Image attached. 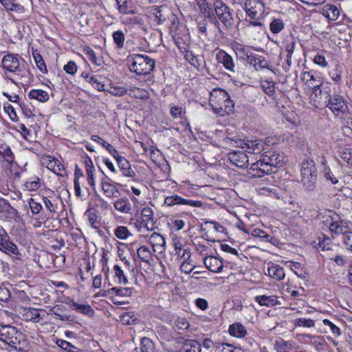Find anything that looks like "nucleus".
<instances>
[{
    "instance_id": "3c124183",
    "label": "nucleus",
    "mask_w": 352,
    "mask_h": 352,
    "mask_svg": "<svg viewBox=\"0 0 352 352\" xmlns=\"http://www.w3.org/2000/svg\"><path fill=\"white\" fill-rule=\"evenodd\" d=\"M120 320L122 324L126 325H131L135 322L137 318L133 312H125L120 316Z\"/></svg>"
},
{
    "instance_id": "2eb2a0df",
    "label": "nucleus",
    "mask_w": 352,
    "mask_h": 352,
    "mask_svg": "<svg viewBox=\"0 0 352 352\" xmlns=\"http://www.w3.org/2000/svg\"><path fill=\"white\" fill-rule=\"evenodd\" d=\"M204 263L206 267L212 272L219 273L223 270V261L216 256H206Z\"/></svg>"
},
{
    "instance_id": "39448f33",
    "label": "nucleus",
    "mask_w": 352,
    "mask_h": 352,
    "mask_svg": "<svg viewBox=\"0 0 352 352\" xmlns=\"http://www.w3.org/2000/svg\"><path fill=\"white\" fill-rule=\"evenodd\" d=\"M215 14L224 29L234 27V19L229 7L221 0H215L213 3Z\"/></svg>"
},
{
    "instance_id": "58836bf2",
    "label": "nucleus",
    "mask_w": 352,
    "mask_h": 352,
    "mask_svg": "<svg viewBox=\"0 0 352 352\" xmlns=\"http://www.w3.org/2000/svg\"><path fill=\"white\" fill-rule=\"evenodd\" d=\"M114 43L116 45L117 49H122L124 45L125 36L122 30H117L112 34Z\"/></svg>"
},
{
    "instance_id": "6e6552de",
    "label": "nucleus",
    "mask_w": 352,
    "mask_h": 352,
    "mask_svg": "<svg viewBox=\"0 0 352 352\" xmlns=\"http://www.w3.org/2000/svg\"><path fill=\"white\" fill-rule=\"evenodd\" d=\"M164 205L168 207L175 206H185L192 208H201L203 203L199 200H193L191 199L184 198L177 194L167 196L164 199Z\"/></svg>"
},
{
    "instance_id": "cd10ccee",
    "label": "nucleus",
    "mask_w": 352,
    "mask_h": 352,
    "mask_svg": "<svg viewBox=\"0 0 352 352\" xmlns=\"http://www.w3.org/2000/svg\"><path fill=\"white\" fill-rule=\"evenodd\" d=\"M122 174L128 177L133 178L136 176L135 171L131 168L129 162L125 158H121L117 162Z\"/></svg>"
},
{
    "instance_id": "338daca9",
    "label": "nucleus",
    "mask_w": 352,
    "mask_h": 352,
    "mask_svg": "<svg viewBox=\"0 0 352 352\" xmlns=\"http://www.w3.org/2000/svg\"><path fill=\"white\" fill-rule=\"evenodd\" d=\"M194 269L192 266L190 258L188 261H181L180 270L186 274H190Z\"/></svg>"
},
{
    "instance_id": "aec40b11",
    "label": "nucleus",
    "mask_w": 352,
    "mask_h": 352,
    "mask_svg": "<svg viewBox=\"0 0 352 352\" xmlns=\"http://www.w3.org/2000/svg\"><path fill=\"white\" fill-rule=\"evenodd\" d=\"M154 225L153 211L149 207L143 208L142 211V220L140 222V227L152 229Z\"/></svg>"
},
{
    "instance_id": "9d476101",
    "label": "nucleus",
    "mask_w": 352,
    "mask_h": 352,
    "mask_svg": "<svg viewBox=\"0 0 352 352\" xmlns=\"http://www.w3.org/2000/svg\"><path fill=\"white\" fill-rule=\"evenodd\" d=\"M1 64L3 67L8 72L19 74L21 72L19 56L8 54L3 56Z\"/></svg>"
},
{
    "instance_id": "2f4dec72",
    "label": "nucleus",
    "mask_w": 352,
    "mask_h": 352,
    "mask_svg": "<svg viewBox=\"0 0 352 352\" xmlns=\"http://www.w3.org/2000/svg\"><path fill=\"white\" fill-rule=\"evenodd\" d=\"M137 254L138 258L146 263H150L152 260V253L150 249L145 245H141L138 249Z\"/></svg>"
},
{
    "instance_id": "5701e85b",
    "label": "nucleus",
    "mask_w": 352,
    "mask_h": 352,
    "mask_svg": "<svg viewBox=\"0 0 352 352\" xmlns=\"http://www.w3.org/2000/svg\"><path fill=\"white\" fill-rule=\"evenodd\" d=\"M228 331L231 336L237 338H243L248 334V331L245 327L239 322H235L230 324Z\"/></svg>"
},
{
    "instance_id": "de8ad7c7",
    "label": "nucleus",
    "mask_w": 352,
    "mask_h": 352,
    "mask_svg": "<svg viewBox=\"0 0 352 352\" xmlns=\"http://www.w3.org/2000/svg\"><path fill=\"white\" fill-rule=\"evenodd\" d=\"M140 346L142 352H154V343L150 338H142Z\"/></svg>"
},
{
    "instance_id": "c9c22d12",
    "label": "nucleus",
    "mask_w": 352,
    "mask_h": 352,
    "mask_svg": "<svg viewBox=\"0 0 352 352\" xmlns=\"http://www.w3.org/2000/svg\"><path fill=\"white\" fill-rule=\"evenodd\" d=\"M285 28V23L280 18H274L270 24V30L274 34L280 33Z\"/></svg>"
},
{
    "instance_id": "a19ab883",
    "label": "nucleus",
    "mask_w": 352,
    "mask_h": 352,
    "mask_svg": "<svg viewBox=\"0 0 352 352\" xmlns=\"http://www.w3.org/2000/svg\"><path fill=\"white\" fill-rule=\"evenodd\" d=\"M201 344L196 340H188L183 346L184 352H201Z\"/></svg>"
},
{
    "instance_id": "f704fd0d",
    "label": "nucleus",
    "mask_w": 352,
    "mask_h": 352,
    "mask_svg": "<svg viewBox=\"0 0 352 352\" xmlns=\"http://www.w3.org/2000/svg\"><path fill=\"white\" fill-rule=\"evenodd\" d=\"M219 94L223 99V107L225 111L228 113L232 112L234 107L233 101L230 98V96L228 92L223 89L219 91Z\"/></svg>"
},
{
    "instance_id": "ddd939ff",
    "label": "nucleus",
    "mask_w": 352,
    "mask_h": 352,
    "mask_svg": "<svg viewBox=\"0 0 352 352\" xmlns=\"http://www.w3.org/2000/svg\"><path fill=\"white\" fill-rule=\"evenodd\" d=\"M228 159L234 166L239 168H246L249 159L246 153L241 151H236L229 153Z\"/></svg>"
},
{
    "instance_id": "6e6d98bb",
    "label": "nucleus",
    "mask_w": 352,
    "mask_h": 352,
    "mask_svg": "<svg viewBox=\"0 0 352 352\" xmlns=\"http://www.w3.org/2000/svg\"><path fill=\"white\" fill-rule=\"evenodd\" d=\"M322 323L324 325H325L329 328L331 333L336 337H339L341 335L340 329L338 326H336L335 324H333L332 322H331L329 320L324 319L322 320Z\"/></svg>"
},
{
    "instance_id": "5fc2aeb1",
    "label": "nucleus",
    "mask_w": 352,
    "mask_h": 352,
    "mask_svg": "<svg viewBox=\"0 0 352 352\" xmlns=\"http://www.w3.org/2000/svg\"><path fill=\"white\" fill-rule=\"evenodd\" d=\"M276 349L277 352H289L292 349V343L289 341H276Z\"/></svg>"
},
{
    "instance_id": "ea45409f",
    "label": "nucleus",
    "mask_w": 352,
    "mask_h": 352,
    "mask_svg": "<svg viewBox=\"0 0 352 352\" xmlns=\"http://www.w3.org/2000/svg\"><path fill=\"white\" fill-rule=\"evenodd\" d=\"M0 154L5 160L9 163H12L14 160V154L9 146L6 144L0 146Z\"/></svg>"
},
{
    "instance_id": "bf43d9fd",
    "label": "nucleus",
    "mask_w": 352,
    "mask_h": 352,
    "mask_svg": "<svg viewBox=\"0 0 352 352\" xmlns=\"http://www.w3.org/2000/svg\"><path fill=\"white\" fill-rule=\"evenodd\" d=\"M222 352H244L241 346H234L232 344L223 342L221 343Z\"/></svg>"
},
{
    "instance_id": "f3484780",
    "label": "nucleus",
    "mask_w": 352,
    "mask_h": 352,
    "mask_svg": "<svg viewBox=\"0 0 352 352\" xmlns=\"http://www.w3.org/2000/svg\"><path fill=\"white\" fill-rule=\"evenodd\" d=\"M114 208L124 214H131L133 206L129 199L126 197L118 198L113 202Z\"/></svg>"
},
{
    "instance_id": "f257e3e1",
    "label": "nucleus",
    "mask_w": 352,
    "mask_h": 352,
    "mask_svg": "<svg viewBox=\"0 0 352 352\" xmlns=\"http://www.w3.org/2000/svg\"><path fill=\"white\" fill-rule=\"evenodd\" d=\"M284 159L283 153L274 151H266L260 160L251 164L247 174L250 178H258L265 175L272 174L283 165Z\"/></svg>"
},
{
    "instance_id": "4be33fe9",
    "label": "nucleus",
    "mask_w": 352,
    "mask_h": 352,
    "mask_svg": "<svg viewBox=\"0 0 352 352\" xmlns=\"http://www.w3.org/2000/svg\"><path fill=\"white\" fill-rule=\"evenodd\" d=\"M149 243L152 245L154 252L157 250L162 252L164 250V246L166 245L164 237L157 232L151 234L149 238Z\"/></svg>"
},
{
    "instance_id": "13d9d810",
    "label": "nucleus",
    "mask_w": 352,
    "mask_h": 352,
    "mask_svg": "<svg viewBox=\"0 0 352 352\" xmlns=\"http://www.w3.org/2000/svg\"><path fill=\"white\" fill-rule=\"evenodd\" d=\"M340 157L352 166V148H344L340 152Z\"/></svg>"
},
{
    "instance_id": "bb28decb",
    "label": "nucleus",
    "mask_w": 352,
    "mask_h": 352,
    "mask_svg": "<svg viewBox=\"0 0 352 352\" xmlns=\"http://www.w3.org/2000/svg\"><path fill=\"white\" fill-rule=\"evenodd\" d=\"M0 250L7 254H19L17 246L9 239H3L2 236L0 239Z\"/></svg>"
},
{
    "instance_id": "a878e982",
    "label": "nucleus",
    "mask_w": 352,
    "mask_h": 352,
    "mask_svg": "<svg viewBox=\"0 0 352 352\" xmlns=\"http://www.w3.org/2000/svg\"><path fill=\"white\" fill-rule=\"evenodd\" d=\"M67 304L71 309L78 310L84 315L89 317H93L94 316V310L89 305H80L73 300H70Z\"/></svg>"
},
{
    "instance_id": "4468645a",
    "label": "nucleus",
    "mask_w": 352,
    "mask_h": 352,
    "mask_svg": "<svg viewBox=\"0 0 352 352\" xmlns=\"http://www.w3.org/2000/svg\"><path fill=\"white\" fill-rule=\"evenodd\" d=\"M216 59L218 63L223 65L224 68L230 72H235V64L233 58L223 50H220L216 54Z\"/></svg>"
},
{
    "instance_id": "b1692460",
    "label": "nucleus",
    "mask_w": 352,
    "mask_h": 352,
    "mask_svg": "<svg viewBox=\"0 0 352 352\" xmlns=\"http://www.w3.org/2000/svg\"><path fill=\"white\" fill-rule=\"evenodd\" d=\"M0 3L7 10L19 14L25 12V8L19 0H0Z\"/></svg>"
},
{
    "instance_id": "052dcab7",
    "label": "nucleus",
    "mask_w": 352,
    "mask_h": 352,
    "mask_svg": "<svg viewBox=\"0 0 352 352\" xmlns=\"http://www.w3.org/2000/svg\"><path fill=\"white\" fill-rule=\"evenodd\" d=\"M250 233L252 236L262 238L265 241H270V240L272 239L270 235L267 234L265 231L258 228L253 229L252 231H250Z\"/></svg>"
},
{
    "instance_id": "0e129e2a",
    "label": "nucleus",
    "mask_w": 352,
    "mask_h": 352,
    "mask_svg": "<svg viewBox=\"0 0 352 352\" xmlns=\"http://www.w3.org/2000/svg\"><path fill=\"white\" fill-rule=\"evenodd\" d=\"M29 205L32 212L34 214H38L43 209L42 205L40 203L36 202L34 199H30Z\"/></svg>"
},
{
    "instance_id": "e433bc0d",
    "label": "nucleus",
    "mask_w": 352,
    "mask_h": 352,
    "mask_svg": "<svg viewBox=\"0 0 352 352\" xmlns=\"http://www.w3.org/2000/svg\"><path fill=\"white\" fill-rule=\"evenodd\" d=\"M133 290L131 287H113L109 289V293L114 294L117 296H130Z\"/></svg>"
},
{
    "instance_id": "774afa93",
    "label": "nucleus",
    "mask_w": 352,
    "mask_h": 352,
    "mask_svg": "<svg viewBox=\"0 0 352 352\" xmlns=\"http://www.w3.org/2000/svg\"><path fill=\"white\" fill-rule=\"evenodd\" d=\"M313 60L315 64L321 67L326 68L328 67V62L326 60L325 57L322 54H316Z\"/></svg>"
},
{
    "instance_id": "79ce46f5",
    "label": "nucleus",
    "mask_w": 352,
    "mask_h": 352,
    "mask_svg": "<svg viewBox=\"0 0 352 352\" xmlns=\"http://www.w3.org/2000/svg\"><path fill=\"white\" fill-rule=\"evenodd\" d=\"M82 52L87 56V58L92 63L96 65H101V60H99L94 52V51L89 46H85L82 47Z\"/></svg>"
},
{
    "instance_id": "20e7f679",
    "label": "nucleus",
    "mask_w": 352,
    "mask_h": 352,
    "mask_svg": "<svg viewBox=\"0 0 352 352\" xmlns=\"http://www.w3.org/2000/svg\"><path fill=\"white\" fill-rule=\"evenodd\" d=\"M316 168L314 161L305 160L301 164L302 182L307 190H313L316 186Z\"/></svg>"
},
{
    "instance_id": "423d86ee",
    "label": "nucleus",
    "mask_w": 352,
    "mask_h": 352,
    "mask_svg": "<svg viewBox=\"0 0 352 352\" xmlns=\"http://www.w3.org/2000/svg\"><path fill=\"white\" fill-rule=\"evenodd\" d=\"M243 8L251 19L261 20L265 15V4L261 0H245Z\"/></svg>"
},
{
    "instance_id": "473e14b6",
    "label": "nucleus",
    "mask_w": 352,
    "mask_h": 352,
    "mask_svg": "<svg viewBox=\"0 0 352 352\" xmlns=\"http://www.w3.org/2000/svg\"><path fill=\"white\" fill-rule=\"evenodd\" d=\"M128 94L133 98L145 100L149 98V93L147 90L133 87L129 89Z\"/></svg>"
},
{
    "instance_id": "37998d69",
    "label": "nucleus",
    "mask_w": 352,
    "mask_h": 352,
    "mask_svg": "<svg viewBox=\"0 0 352 352\" xmlns=\"http://www.w3.org/2000/svg\"><path fill=\"white\" fill-rule=\"evenodd\" d=\"M24 317L26 320H31L34 322H38L42 319L39 311L34 308H29L24 315Z\"/></svg>"
},
{
    "instance_id": "dca6fc26",
    "label": "nucleus",
    "mask_w": 352,
    "mask_h": 352,
    "mask_svg": "<svg viewBox=\"0 0 352 352\" xmlns=\"http://www.w3.org/2000/svg\"><path fill=\"white\" fill-rule=\"evenodd\" d=\"M245 151L251 154H259L264 150L263 142L261 140H248L244 146H241Z\"/></svg>"
},
{
    "instance_id": "1a4fd4ad",
    "label": "nucleus",
    "mask_w": 352,
    "mask_h": 352,
    "mask_svg": "<svg viewBox=\"0 0 352 352\" xmlns=\"http://www.w3.org/2000/svg\"><path fill=\"white\" fill-rule=\"evenodd\" d=\"M326 107H329L336 116H342L348 111V106L344 98L333 94Z\"/></svg>"
},
{
    "instance_id": "7ed1b4c3",
    "label": "nucleus",
    "mask_w": 352,
    "mask_h": 352,
    "mask_svg": "<svg viewBox=\"0 0 352 352\" xmlns=\"http://www.w3.org/2000/svg\"><path fill=\"white\" fill-rule=\"evenodd\" d=\"M23 334L15 327L0 325V340L16 350H21V341Z\"/></svg>"
},
{
    "instance_id": "f8f14e48",
    "label": "nucleus",
    "mask_w": 352,
    "mask_h": 352,
    "mask_svg": "<svg viewBox=\"0 0 352 352\" xmlns=\"http://www.w3.org/2000/svg\"><path fill=\"white\" fill-rule=\"evenodd\" d=\"M301 79L305 81L307 86L313 89L312 96L314 94L317 96L318 90L322 85V79L320 77L316 76L313 72L310 71L302 72Z\"/></svg>"
},
{
    "instance_id": "4d7b16f0",
    "label": "nucleus",
    "mask_w": 352,
    "mask_h": 352,
    "mask_svg": "<svg viewBox=\"0 0 352 352\" xmlns=\"http://www.w3.org/2000/svg\"><path fill=\"white\" fill-rule=\"evenodd\" d=\"M296 327H313L315 325V322L311 319H307L304 318H300L295 320L294 322Z\"/></svg>"
},
{
    "instance_id": "a18cd8bd",
    "label": "nucleus",
    "mask_w": 352,
    "mask_h": 352,
    "mask_svg": "<svg viewBox=\"0 0 352 352\" xmlns=\"http://www.w3.org/2000/svg\"><path fill=\"white\" fill-rule=\"evenodd\" d=\"M48 169L58 175H63V172L65 170L63 165L55 157L52 159V163Z\"/></svg>"
},
{
    "instance_id": "393cba45",
    "label": "nucleus",
    "mask_w": 352,
    "mask_h": 352,
    "mask_svg": "<svg viewBox=\"0 0 352 352\" xmlns=\"http://www.w3.org/2000/svg\"><path fill=\"white\" fill-rule=\"evenodd\" d=\"M232 48L235 52L237 58L240 60H245L251 53L248 46L237 42L232 43Z\"/></svg>"
},
{
    "instance_id": "49530a36",
    "label": "nucleus",
    "mask_w": 352,
    "mask_h": 352,
    "mask_svg": "<svg viewBox=\"0 0 352 352\" xmlns=\"http://www.w3.org/2000/svg\"><path fill=\"white\" fill-rule=\"evenodd\" d=\"M114 234L116 237L121 240H125L131 235L128 228L123 226H118L114 230Z\"/></svg>"
},
{
    "instance_id": "0eeeda50",
    "label": "nucleus",
    "mask_w": 352,
    "mask_h": 352,
    "mask_svg": "<svg viewBox=\"0 0 352 352\" xmlns=\"http://www.w3.org/2000/svg\"><path fill=\"white\" fill-rule=\"evenodd\" d=\"M329 230L332 234H342V236L345 233L350 230L348 223L342 219L338 214L334 212L329 211Z\"/></svg>"
},
{
    "instance_id": "c03bdc74",
    "label": "nucleus",
    "mask_w": 352,
    "mask_h": 352,
    "mask_svg": "<svg viewBox=\"0 0 352 352\" xmlns=\"http://www.w3.org/2000/svg\"><path fill=\"white\" fill-rule=\"evenodd\" d=\"M342 66L337 64L335 67L329 72L331 78L338 84L342 82Z\"/></svg>"
},
{
    "instance_id": "864d4df0",
    "label": "nucleus",
    "mask_w": 352,
    "mask_h": 352,
    "mask_svg": "<svg viewBox=\"0 0 352 352\" xmlns=\"http://www.w3.org/2000/svg\"><path fill=\"white\" fill-rule=\"evenodd\" d=\"M189 327L188 321L183 317H178L174 322V327L178 330H187Z\"/></svg>"
},
{
    "instance_id": "c756f323",
    "label": "nucleus",
    "mask_w": 352,
    "mask_h": 352,
    "mask_svg": "<svg viewBox=\"0 0 352 352\" xmlns=\"http://www.w3.org/2000/svg\"><path fill=\"white\" fill-rule=\"evenodd\" d=\"M28 96L30 99H35L41 102H45L50 98L48 93L42 89H32L28 93Z\"/></svg>"
},
{
    "instance_id": "69168bd1",
    "label": "nucleus",
    "mask_w": 352,
    "mask_h": 352,
    "mask_svg": "<svg viewBox=\"0 0 352 352\" xmlns=\"http://www.w3.org/2000/svg\"><path fill=\"white\" fill-rule=\"evenodd\" d=\"M4 110L9 115L10 119L12 121H17L18 116L15 111L14 108L10 104H4Z\"/></svg>"
},
{
    "instance_id": "9b49d317",
    "label": "nucleus",
    "mask_w": 352,
    "mask_h": 352,
    "mask_svg": "<svg viewBox=\"0 0 352 352\" xmlns=\"http://www.w3.org/2000/svg\"><path fill=\"white\" fill-rule=\"evenodd\" d=\"M101 188L103 194L108 198H113L116 197V193H119V187L121 184L113 181L110 177L104 175L101 179Z\"/></svg>"
},
{
    "instance_id": "a211bd4d",
    "label": "nucleus",
    "mask_w": 352,
    "mask_h": 352,
    "mask_svg": "<svg viewBox=\"0 0 352 352\" xmlns=\"http://www.w3.org/2000/svg\"><path fill=\"white\" fill-rule=\"evenodd\" d=\"M173 246L175 251V254L179 261H188L190 258L191 252L190 249L188 248H185L183 243L180 241H174Z\"/></svg>"
},
{
    "instance_id": "412c9836",
    "label": "nucleus",
    "mask_w": 352,
    "mask_h": 352,
    "mask_svg": "<svg viewBox=\"0 0 352 352\" xmlns=\"http://www.w3.org/2000/svg\"><path fill=\"white\" fill-rule=\"evenodd\" d=\"M312 98L317 101L319 104L322 105H327L328 102L331 100L332 95L330 94L329 87H323L322 89L319 88L318 90V95L316 96L314 94L312 96Z\"/></svg>"
},
{
    "instance_id": "8fccbe9b",
    "label": "nucleus",
    "mask_w": 352,
    "mask_h": 352,
    "mask_svg": "<svg viewBox=\"0 0 352 352\" xmlns=\"http://www.w3.org/2000/svg\"><path fill=\"white\" fill-rule=\"evenodd\" d=\"M56 344L59 347L68 352H80L79 349L66 340L62 339L58 340Z\"/></svg>"
},
{
    "instance_id": "09e8293b",
    "label": "nucleus",
    "mask_w": 352,
    "mask_h": 352,
    "mask_svg": "<svg viewBox=\"0 0 352 352\" xmlns=\"http://www.w3.org/2000/svg\"><path fill=\"white\" fill-rule=\"evenodd\" d=\"M33 57L35 63L40 72L43 74L47 73V69L42 56L38 53H33Z\"/></svg>"
},
{
    "instance_id": "680f3d73",
    "label": "nucleus",
    "mask_w": 352,
    "mask_h": 352,
    "mask_svg": "<svg viewBox=\"0 0 352 352\" xmlns=\"http://www.w3.org/2000/svg\"><path fill=\"white\" fill-rule=\"evenodd\" d=\"M87 82L91 83L93 87L96 89L98 91H104V85L102 84L97 76H91L89 78V80H87Z\"/></svg>"
},
{
    "instance_id": "f03ea898",
    "label": "nucleus",
    "mask_w": 352,
    "mask_h": 352,
    "mask_svg": "<svg viewBox=\"0 0 352 352\" xmlns=\"http://www.w3.org/2000/svg\"><path fill=\"white\" fill-rule=\"evenodd\" d=\"M129 69L138 76L148 75L155 67V60L147 55L133 54L128 57Z\"/></svg>"
},
{
    "instance_id": "7c9ffc66",
    "label": "nucleus",
    "mask_w": 352,
    "mask_h": 352,
    "mask_svg": "<svg viewBox=\"0 0 352 352\" xmlns=\"http://www.w3.org/2000/svg\"><path fill=\"white\" fill-rule=\"evenodd\" d=\"M113 270L114 272V276H113L114 284L126 285L128 283V280H127L123 270L121 269V267L119 265H115L113 266Z\"/></svg>"
},
{
    "instance_id": "c85d7f7f",
    "label": "nucleus",
    "mask_w": 352,
    "mask_h": 352,
    "mask_svg": "<svg viewBox=\"0 0 352 352\" xmlns=\"http://www.w3.org/2000/svg\"><path fill=\"white\" fill-rule=\"evenodd\" d=\"M268 275L275 280H281L285 278V272L278 265H272L267 269Z\"/></svg>"
},
{
    "instance_id": "603ef678",
    "label": "nucleus",
    "mask_w": 352,
    "mask_h": 352,
    "mask_svg": "<svg viewBox=\"0 0 352 352\" xmlns=\"http://www.w3.org/2000/svg\"><path fill=\"white\" fill-rule=\"evenodd\" d=\"M331 242L329 237H326L323 236L322 239H318V243L316 245V247L318 250H331Z\"/></svg>"
},
{
    "instance_id": "72a5a7b5",
    "label": "nucleus",
    "mask_w": 352,
    "mask_h": 352,
    "mask_svg": "<svg viewBox=\"0 0 352 352\" xmlns=\"http://www.w3.org/2000/svg\"><path fill=\"white\" fill-rule=\"evenodd\" d=\"M276 83L272 80H263L261 81V87L263 91L270 97H274Z\"/></svg>"
},
{
    "instance_id": "6ab92c4d",
    "label": "nucleus",
    "mask_w": 352,
    "mask_h": 352,
    "mask_svg": "<svg viewBox=\"0 0 352 352\" xmlns=\"http://www.w3.org/2000/svg\"><path fill=\"white\" fill-rule=\"evenodd\" d=\"M254 300L261 306H265L267 307H274L276 305H280L281 303L278 300V297L276 296H266V295H261L256 296L254 297Z\"/></svg>"
},
{
    "instance_id": "e2e57ef3",
    "label": "nucleus",
    "mask_w": 352,
    "mask_h": 352,
    "mask_svg": "<svg viewBox=\"0 0 352 352\" xmlns=\"http://www.w3.org/2000/svg\"><path fill=\"white\" fill-rule=\"evenodd\" d=\"M342 242L346 249L352 251V232L350 230L342 236Z\"/></svg>"
},
{
    "instance_id": "4c0bfd02",
    "label": "nucleus",
    "mask_w": 352,
    "mask_h": 352,
    "mask_svg": "<svg viewBox=\"0 0 352 352\" xmlns=\"http://www.w3.org/2000/svg\"><path fill=\"white\" fill-rule=\"evenodd\" d=\"M25 188L30 191H34L41 187L40 178L37 176L30 177L24 184Z\"/></svg>"
}]
</instances>
